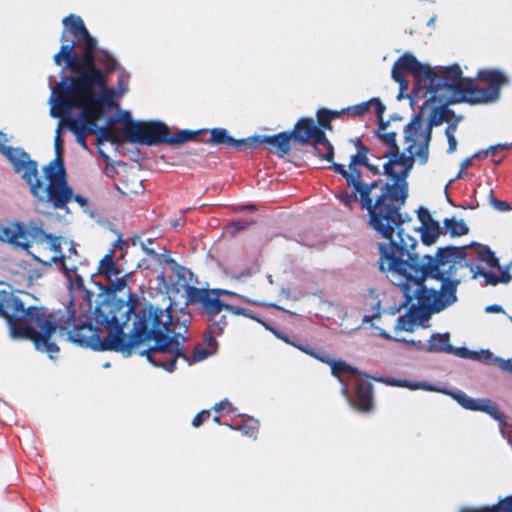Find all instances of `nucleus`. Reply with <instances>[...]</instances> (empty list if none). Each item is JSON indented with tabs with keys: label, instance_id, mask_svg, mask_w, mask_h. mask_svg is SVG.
<instances>
[{
	"label": "nucleus",
	"instance_id": "obj_20",
	"mask_svg": "<svg viewBox=\"0 0 512 512\" xmlns=\"http://www.w3.org/2000/svg\"><path fill=\"white\" fill-rule=\"evenodd\" d=\"M210 144H225L234 148H240L242 145L248 143L247 140H236L229 135L228 130L224 128H213L210 130Z\"/></svg>",
	"mask_w": 512,
	"mask_h": 512
},
{
	"label": "nucleus",
	"instance_id": "obj_13",
	"mask_svg": "<svg viewBox=\"0 0 512 512\" xmlns=\"http://www.w3.org/2000/svg\"><path fill=\"white\" fill-rule=\"evenodd\" d=\"M302 144L311 143L315 153L326 161H331L334 155L333 147L325 133L316 125L313 119L303 118L296 124L292 133Z\"/></svg>",
	"mask_w": 512,
	"mask_h": 512
},
{
	"label": "nucleus",
	"instance_id": "obj_15",
	"mask_svg": "<svg viewBox=\"0 0 512 512\" xmlns=\"http://www.w3.org/2000/svg\"><path fill=\"white\" fill-rule=\"evenodd\" d=\"M97 275L104 279L107 290L113 293L122 292L128 287L130 275L119 268L114 250H109L100 259Z\"/></svg>",
	"mask_w": 512,
	"mask_h": 512
},
{
	"label": "nucleus",
	"instance_id": "obj_46",
	"mask_svg": "<svg viewBox=\"0 0 512 512\" xmlns=\"http://www.w3.org/2000/svg\"><path fill=\"white\" fill-rule=\"evenodd\" d=\"M276 335H277V337H278V338H280V339L284 340V341H285V342H287V343H290V342H289V340H288L286 337H284V336H280L279 334H276Z\"/></svg>",
	"mask_w": 512,
	"mask_h": 512
},
{
	"label": "nucleus",
	"instance_id": "obj_23",
	"mask_svg": "<svg viewBox=\"0 0 512 512\" xmlns=\"http://www.w3.org/2000/svg\"><path fill=\"white\" fill-rule=\"evenodd\" d=\"M422 242L426 245H431L436 242L441 233V228L438 222L433 221L429 224L419 227Z\"/></svg>",
	"mask_w": 512,
	"mask_h": 512
},
{
	"label": "nucleus",
	"instance_id": "obj_45",
	"mask_svg": "<svg viewBox=\"0 0 512 512\" xmlns=\"http://www.w3.org/2000/svg\"><path fill=\"white\" fill-rule=\"evenodd\" d=\"M380 335L384 338L391 339V337L383 330H381Z\"/></svg>",
	"mask_w": 512,
	"mask_h": 512
},
{
	"label": "nucleus",
	"instance_id": "obj_30",
	"mask_svg": "<svg viewBox=\"0 0 512 512\" xmlns=\"http://www.w3.org/2000/svg\"><path fill=\"white\" fill-rule=\"evenodd\" d=\"M338 116V112H332L329 110H319L317 113L318 121L320 125L325 129H330V121Z\"/></svg>",
	"mask_w": 512,
	"mask_h": 512
},
{
	"label": "nucleus",
	"instance_id": "obj_50",
	"mask_svg": "<svg viewBox=\"0 0 512 512\" xmlns=\"http://www.w3.org/2000/svg\"><path fill=\"white\" fill-rule=\"evenodd\" d=\"M109 366H110V364H109L108 362H106V363H104V364H103V367H104V368H108Z\"/></svg>",
	"mask_w": 512,
	"mask_h": 512
},
{
	"label": "nucleus",
	"instance_id": "obj_17",
	"mask_svg": "<svg viewBox=\"0 0 512 512\" xmlns=\"http://www.w3.org/2000/svg\"><path fill=\"white\" fill-rule=\"evenodd\" d=\"M187 299L191 302L200 303L208 315L216 316L217 312H222L225 303L219 299L221 295L236 296L235 293L228 290H204L192 286H185Z\"/></svg>",
	"mask_w": 512,
	"mask_h": 512
},
{
	"label": "nucleus",
	"instance_id": "obj_36",
	"mask_svg": "<svg viewBox=\"0 0 512 512\" xmlns=\"http://www.w3.org/2000/svg\"><path fill=\"white\" fill-rule=\"evenodd\" d=\"M224 310H226L227 312H229L231 314H234V315H244V316H247V317L249 316L246 313V309L241 308V307H233L232 305H229V304H226V303H225Z\"/></svg>",
	"mask_w": 512,
	"mask_h": 512
},
{
	"label": "nucleus",
	"instance_id": "obj_10",
	"mask_svg": "<svg viewBox=\"0 0 512 512\" xmlns=\"http://www.w3.org/2000/svg\"><path fill=\"white\" fill-rule=\"evenodd\" d=\"M293 345L302 352L330 366L332 375L342 384V395L351 407L362 412L372 410L373 391L367 376L342 360L332 359L326 353H318L309 346Z\"/></svg>",
	"mask_w": 512,
	"mask_h": 512
},
{
	"label": "nucleus",
	"instance_id": "obj_5",
	"mask_svg": "<svg viewBox=\"0 0 512 512\" xmlns=\"http://www.w3.org/2000/svg\"><path fill=\"white\" fill-rule=\"evenodd\" d=\"M139 298L129 293L127 301L107 299L97 305L94 320L108 330L102 340L91 325L80 326L69 333V338L83 347L93 350H113L129 356L155 333V328L169 322V315L159 306L146 302L138 309Z\"/></svg>",
	"mask_w": 512,
	"mask_h": 512
},
{
	"label": "nucleus",
	"instance_id": "obj_47",
	"mask_svg": "<svg viewBox=\"0 0 512 512\" xmlns=\"http://www.w3.org/2000/svg\"><path fill=\"white\" fill-rule=\"evenodd\" d=\"M276 335H277V337H278V338H280V339L284 340V341H285V342H287V343H290V342H289V340H288L286 337H284V336H280L279 334H276Z\"/></svg>",
	"mask_w": 512,
	"mask_h": 512
},
{
	"label": "nucleus",
	"instance_id": "obj_32",
	"mask_svg": "<svg viewBox=\"0 0 512 512\" xmlns=\"http://www.w3.org/2000/svg\"><path fill=\"white\" fill-rule=\"evenodd\" d=\"M213 409L216 412H224L226 414H233L236 412V408L227 399H224V400L220 401L219 403L215 404L213 406Z\"/></svg>",
	"mask_w": 512,
	"mask_h": 512
},
{
	"label": "nucleus",
	"instance_id": "obj_1",
	"mask_svg": "<svg viewBox=\"0 0 512 512\" xmlns=\"http://www.w3.org/2000/svg\"><path fill=\"white\" fill-rule=\"evenodd\" d=\"M61 47L53 56L55 65L68 70L72 76L51 86L48 99L50 115L63 118L66 127L76 136V141L87 148L86 136L96 134L100 143H119L115 123L121 116L118 101L128 91V74L118 71V84L108 86V74L117 61L106 51L96 49L93 38L82 18L69 14L62 20Z\"/></svg>",
	"mask_w": 512,
	"mask_h": 512
},
{
	"label": "nucleus",
	"instance_id": "obj_2",
	"mask_svg": "<svg viewBox=\"0 0 512 512\" xmlns=\"http://www.w3.org/2000/svg\"><path fill=\"white\" fill-rule=\"evenodd\" d=\"M432 125L436 124L432 121L425 124L420 117L413 118L404 130L405 152L408 155L400 154L399 150L384 153L387 161L383 163V169L390 178L387 183H366L361 179L359 166H366L373 173L379 171L378 166L368 162L367 149L363 146L359 147L356 154L351 155L348 169L342 164H332L334 171L341 174L352 189L351 192L338 193L336 198L349 209L359 202L367 210L372 228L404 251L417 245L416 238L406 232L411 222L410 216L399 212L408 196L406 178L414 161L425 164L428 160Z\"/></svg>",
	"mask_w": 512,
	"mask_h": 512
},
{
	"label": "nucleus",
	"instance_id": "obj_11",
	"mask_svg": "<svg viewBox=\"0 0 512 512\" xmlns=\"http://www.w3.org/2000/svg\"><path fill=\"white\" fill-rule=\"evenodd\" d=\"M378 381L389 386L403 387L409 390L436 391L451 396L463 409L488 414L500 425H505V416L501 413L498 405L488 398H473L463 391H447L439 389L426 382L413 381L408 379L380 378Z\"/></svg>",
	"mask_w": 512,
	"mask_h": 512
},
{
	"label": "nucleus",
	"instance_id": "obj_28",
	"mask_svg": "<svg viewBox=\"0 0 512 512\" xmlns=\"http://www.w3.org/2000/svg\"><path fill=\"white\" fill-rule=\"evenodd\" d=\"M456 130L457 125L454 123L449 124L445 129V135L448 141L447 153H453L457 149L458 142L457 139L455 138Z\"/></svg>",
	"mask_w": 512,
	"mask_h": 512
},
{
	"label": "nucleus",
	"instance_id": "obj_35",
	"mask_svg": "<svg viewBox=\"0 0 512 512\" xmlns=\"http://www.w3.org/2000/svg\"><path fill=\"white\" fill-rule=\"evenodd\" d=\"M210 416V411L208 410H203L201 412H199L193 419L192 421V425L194 427H199L200 425H202L206 419H208Z\"/></svg>",
	"mask_w": 512,
	"mask_h": 512
},
{
	"label": "nucleus",
	"instance_id": "obj_27",
	"mask_svg": "<svg viewBox=\"0 0 512 512\" xmlns=\"http://www.w3.org/2000/svg\"><path fill=\"white\" fill-rule=\"evenodd\" d=\"M378 136L381 140L390 146L388 151L394 152L399 150L396 145V133L394 131L388 130L387 126L381 125L379 127Z\"/></svg>",
	"mask_w": 512,
	"mask_h": 512
},
{
	"label": "nucleus",
	"instance_id": "obj_38",
	"mask_svg": "<svg viewBox=\"0 0 512 512\" xmlns=\"http://www.w3.org/2000/svg\"><path fill=\"white\" fill-rule=\"evenodd\" d=\"M509 148H512V143L511 144H508V143H504V144H498V145H494V146H490L486 153L485 154H489V153H495L498 149H509Z\"/></svg>",
	"mask_w": 512,
	"mask_h": 512
},
{
	"label": "nucleus",
	"instance_id": "obj_21",
	"mask_svg": "<svg viewBox=\"0 0 512 512\" xmlns=\"http://www.w3.org/2000/svg\"><path fill=\"white\" fill-rule=\"evenodd\" d=\"M370 108L374 109L376 115L381 120L385 111V105L380 101L379 98H372L369 101H365L355 106L349 107L348 112L355 116H361Z\"/></svg>",
	"mask_w": 512,
	"mask_h": 512
},
{
	"label": "nucleus",
	"instance_id": "obj_33",
	"mask_svg": "<svg viewBox=\"0 0 512 512\" xmlns=\"http://www.w3.org/2000/svg\"><path fill=\"white\" fill-rule=\"evenodd\" d=\"M417 215L419 221L421 222V226H424L434 221L430 212L425 208H419L417 211Z\"/></svg>",
	"mask_w": 512,
	"mask_h": 512
},
{
	"label": "nucleus",
	"instance_id": "obj_37",
	"mask_svg": "<svg viewBox=\"0 0 512 512\" xmlns=\"http://www.w3.org/2000/svg\"><path fill=\"white\" fill-rule=\"evenodd\" d=\"M491 204L493 207L499 211H508L510 209V206L507 202L499 201L496 199H491Z\"/></svg>",
	"mask_w": 512,
	"mask_h": 512
},
{
	"label": "nucleus",
	"instance_id": "obj_40",
	"mask_svg": "<svg viewBox=\"0 0 512 512\" xmlns=\"http://www.w3.org/2000/svg\"><path fill=\"white\" fill-rule=\"evenodd\" d=\"M485 312L486 313H501V312H504V310L500 305L494 304V305H489V306L485 307Z\"/></svg>",
	"mask_w": 512,
	"mask_h": 512
},
{
	"label": "nucleus",
	"instance_id": "obj_7",
	"mask_svg": "<svg viewBox=\"0 0 512 512\" xmlns=\"http://www.w3.org/2000/svg\"><path fill=\"white\" fill-rule=\"evenodd\" d=\"M66 126L65 120L60 118L54 137L55 158L44 167V175L40 178L38 171L31 182V193L37 200V209L43 214L55 217L58 221H66L70 213L67 204L74 198L80 206L86 205V200L75 196L72 188L66 181V172L63 163V140L61 131Z\"/></svg>",
	"mask_w": 512,
	"mask_h": 512
},
{
	"label": "nucleus",
	"instance_id": "obj_6",
	"mask_svg": "<svg viewBox=\"0 0 512 512\" xmlns=\"http://www.w3.org/2000/svg\"><path fill=\"white\" fill-rule=\"evenodd\" d=\"M20 294L23 298L15 296L9 285L0 283V315L7 320L10 336L33 341L38 351L53 359L59 352L54 337L62 335L63 328L56 315L47 314L42 307L27 306L30 294Z\"/></svg>",
	"mask_w": 512,
	"mask_h": 512
},
{
	"label": "nucleus",
	"instance_id": "obj_43",
	"mask_svg": "<svg viewBox=\"0 0 512 512\" xmlns=\"http://www.w3.org/2000/svg\"><path fill=\"white\" fill-rule=\"evenodd\" d=\"M41 277V273L37 270H33L30 273V279L39 278Z\"/></svg>",
	"mask_w": 512,
	"mask_h": 512
},
{
	"label": "nucleus",
	"instance_id": "obj_4",
	"mask_svg": "<svg viewBox=\"0 0 512 512\" xmlns=\"http://www.w3.org/2000/svg\"><path fill=\"white\" fill-rule=\"evenodd\" d=\"M406 73H411L414 77V98L423 101L422 109L431 108L433 110L431 120L435 124L441 122V120H436L437 114H443V109L452 103L495 102L499 98L501 86L507 81L499 71L483 70L478 75L481 80L487 82L488 86L479 88L472 80L462 77V71L457 64L433 68L419 62L414 55L405 53L394 63L392 68V78L400 86L398 99L408 89Z\"/></svg>",
	"mask_w": 512,
	"mask_h": 512
},
{
	"label": "nucleus",
	"instance_id": "obj_22",
	"mask_svg": "<svg viewBox=\"0 0 512 512\" xmlns=\"http://www.w3.org/2000/svg\"><path fill=\"white\" fill-rule=\"evenodd\" d=\"M421 324L422 321L419 316L410 311L397 319L395 331L413 332Z\"/></svg>",
	"mask_w": 512,
	"mask_h": 512
},
{
	"label": "nucleus",
	"instance_id": "obj_51",
	"mask_svg": "<svg viewBox=\"0 0 512 512\" xmlns=\"http://www.w3.org/2000/svg\"><path fill=\"white\" fill-rule=\"evenodd\" d=\"M269 282L272 283V276H269Z\"/></svg>",
	"mask_w": 512,
	"mask_h": 512
},
{
	"label": "nucleus",
	"instance_id": "obj_14",
	"mask_svg": "<svg viewBox=\"0 0 512 512\" xmlns=\"http://www.w3.org/2000/svg\"><path fill=\"white\" fill-rule=\"evenodd\" d=\"M418 350L431 353H447L461 358L488 361L492 353L488 350L471 351L467 348H455L450 344L449 333H435L426 343H418Z\"/></svg>",
	"mask_w": 512,
	"mask_h": 512
},
{
	"label": "nucleus",
	"instance_id": "obj_19",
	"mask_svg": "<svg viewBox=\"0 0 512 512\" xmlns=\"http://www.w3.org/2000/svg\"><path fill=\"white\" fill-rule=\"evenodd\" d=\"M292 133L282 132L273 136H256L249 138L252 143H268L273 146L274 152L280 157H284L290 151V141Z\"/></svg>",
	"mask_w": 512,
	"mask_h": 512
},
{
	"label": "nucleus",
	"instance_id": "obj_41",
	"mask_svg": "<svg viewBox=\"0 0 512 512\" xmlns=\"http://www.w3.org/2000/svg\"><path fill=\"white\" fill-rule=\"evenodd\" d=\"M472 164V158H466L464 159L461 164H460V168H461V171H464L466 170L467 168H469Z\"/></svg>",
	"mask_w": 512,
	"mask_h": 512
},
{
	"label": "nucleus",
	"instance_id": "obj_42",
	"mask_svg": "<svg viewBox=\"0 0 512 512\" xmlns=\"http://www.w3.org/2000/svg\"><path fill=\"white\" fill-rule=\"evenodd\" d=\"M320 305H321V309H325V308L331 307L332 303L330 301L320 299Z\"/></svg>",
	"mask_w": 512,
	"mask_h": 512
},
{
	"label": "nucleus",
	"instance_id": "obj_18",
	"mask_svg": "<svg viewBox=\"0 0 512 512\" xmlns=\"http://www.w3.org/2000/svg\"><path fill=\"white\" fill-rule=\"evenodd\" d=\"M7 142L6 134L0 132V151L10 161L15 171L22 173L26 182H31L35 177L36 162L31 161L23 150L6 145Z\"/></svg>",
	"mask_w": 512,
	"mask_h": 512
},
{
	"label": "nucleus",
	"instance_id": "obj_9",
	"mask_svg": "<svg viewBox=\"0 0 512 512\" xmlns=\"http://www.w3.org/2000/svg\"><path fill=\"white\" fill-rule=\"evenodd\" d=\"M0 240L26 251L44 267L57 264L65 242L61 237L47 234L32 222L0 224Z\"/></svg>",
	"mask_w": 512,
	"mask_h": 512
},
{
	"label": "nucleus",
	"instance_id": "obj_16",
	"mask_svg": "<svg viewBox=\"0 0 512 512\" xmlns=\"http://www.w3.org/2000/svg\"><path fill=\"white\" fill-rule=\"evenodd\" d=\"M64 246L67 248V253L62 251V256L55 265L63 271L71 287L82 288L84 286L83 274L86 264L77 253L72 242L65 241Z\"/></svg>",
	"mask_w": 512,
	"mask_h": 512
},
{
	"label": "nucleus",
	"instance_id": "obj_31",
	"mask_svg": "<svg viewBox=\"0 0 512 512\" xmlns=\"http://www.w3.org/2000/svg\"><path fill=\"white\" fill-rule=\"evenodd\" d=\"M153 244V241L151 239H146V240H140V239H134L133 240V245L136 246V245H139L140 248L142 249V251L148 256V257H152V258H156L158 256V254L156 253V251L151 247V245Z\"/></svg>",
	"mask_w": 512,
	"mask_h": 512
},
{
	"label": "nucleus",
	"instance_id": "obj_24",
	"mask_svg": "<svg viewBox=\"0 0 512 512\" xmlns=\"http://www.w3.org/2000/svg\"><path fill=\"white\" fill-rule=\"evenodd\" d=\"M461 512H512V496H508L492 506L466 508Z\"/></svg>",
	"mask_w": 512,
	"mask_h": 512
},
{
	"label": "nucleus",
	"instance_id": "obj_29",
	"mask_svg": "<svg viewBox=\"0 0 512 512\" xmlns=\"http://www.w3.org/2000/svg\"><path fill=\"white\" fill-rule=\"evenodd\" d=\"M212 323V331L216 334H221L226 326V318L221 315V312H217L216 316L209 315Z\"/></svg>",
	"mask_w": 512,
	"mask_h": 512
},
{
	"label": "nucleus",
	"instance_id": "obj_12",
	"mask_svg": "<svg viewBox=\"0 0 512 512\" xmlns=\"http://www.w3.org/2000/svg\"><path fill=\"white\" fill-rule=\"evenodd\" d=\"M126 118L124 136L131 142L142 145H154L160 142L180 144L193 139L200 131L182 130L173 137H168V128L161 122H135L129 112H121Z\"/></svg>",
	"mask_w": 512,
	"mask_h": 512
},
{
	"label": "nucleus",
	"instance_id": "obj_25",
	"mask_svg": "<svg viewBox=\"0 0 512 512\" xmlns=\"http://www.w3.org/2000/svg\"><path fill=\"white\" fill-rule=\"evenodd\" d=\"M444 225L446 232L451 236H462L468 233V227L462 219H445Z\"/></svg>",
	"mask_w": 512,
	"mask_h": 512
},
{
	"label": "nucleus",
	"instance_id": "obj_39",
	"mask_svg": "<svg viewBox=\"0 0 512 512\" xmlns=\"http://www.w3.org/2000/svg\"><path fill=\"white\" fill-rule=\"evenodd\" d=\"M395 340L409 344V345L413 346L416 350H418V343H426V341H421V340L417 341L414 339L407 340L405 338H395Z\"/></svg>",
	"mask_w": 512,
	"mask_h": 512
},
{
	"label": "nucleus",
	"instance_id": "obj_48",
	"mask_svg": "<svg viewBox=\"0 0 512 512\" xmlns=\"http://www.w3.org/2000/svg\"><path fill=\"white\" fill-rule=\"evenodd\" d=\"M370 321V317L369 316H365L363 318V323H368Z\"/></svg>",
	"mask_w": 512,
	"mask_h": 512
},
{
	"label": "nucleus",
	"instance_id": "obj_26",
	"mask_svg": "<svg viewBox=\"0 0 512 512\" xmlns=\"http://www.w3.org/2000/svg\"><path fill=\"white\" fill-rule=\"evenodd\" d=\"M235 430L242 431L245 435L249 437H256L258 430V421L254 418H245L243 417L241 420V424H235L234 426H230Z\"/></svg>",
	"mask_w": 512,
	"mask_h": 512
},
{
	"label": "nucleus",
	"instance_id": "obj_8",
	"mask_svg": "<svg viewBox=\"0 0 512 512\" xmlns=\"http://www.w3.org/2000/svg\"><path fill=\"white\" fill-rule=\"evenodd\" d=\"M169 307L170 303L165 309L159 307L163 312L169 315V322L155 328V333H153L146 342L148 348L138 350V353L142 356H146L152 365L163 368L168 372L174 371L175 363L178 358L184 359L188 365H191L196 362H201L215 354L217 341L209 337L204 344L198 345L195 348L191 358L185 356L182 349L183 345L180 341L181 335L178 334L175 337H170L164 334L165 331H169V326L172 324V314Z\"/></svg>",
	"mask_w": 512,
	"mask_h": 512
},
{
	"label": "nucleus",
	"instance_id": "obj_34",
	"mask_svg": "<svg viewBox=\"0 0 512 512\" xmlns=\"http://www.w3.org/2000/svg\"><path fill=\"white\" fill-rule=\"evenodd\" d=\"M490 361H494V362H497L499 364V367L504 370V371H509V372H512V360H504V359H501L499 357H494L492 355V358L489 359L488 361H484L485 363H488Z\"/></svg>",
	"mask_w": 512,
	"mask_h": 512
},
{
	"label": "nucleus",
	"instance_id": "obj_44",
	"mask_svg": "<svg viewBox=\"0 0 512 512\" xmlns=\"http://www.w3.org/2000/svg\"><path fill=\"white\" fill-rule=\"evenodd\" d=\"M281 293H282L283 297H285L286 299H290L291 298L289 290L282 289Z\"/></svg>",
	"mask_w": 512,
	"mask_h": 512
},
{
	"label": "nucleus",
	"instance_id": "obj_3",
	"mask_svg": "<svg viewBox=\"0 0 512 512\" xmlns=\"http://www.w3.org/2000/svg\"><path fill=\"white\" fill-rule=\"evenodd\" d=\"M416 245L407 251L395 246L392 241L380 244L379 267L387 278L399 287L405 297V306L427 313L440 312L457 301L456 291L462 280L459 271L469 269L472 278H485L487 284L508 283L511 280L512 261L499 271L485 272L477 259L488 267L498 266V259L486 246L470 248H442L434 257L413 253Z\"/></svg>",
	"mask_w": 512,
	"mask_h": 512
},
{
	"label": "nucleus",
	"instance_id": "obj_49",
	"mask_svg": "<svg viewBox=\"0 0 512 512\" xmlns=\"http://www.w3.org/2000/svg\"><path fill=\"white\" fill-rule=\"evenodd\" d=\"M214 421L219 424L220 423V417L219 416L214 417Z\"/></svg>",
	"mask_w": 512,
	"mask_h": 512
}]
</instances>
